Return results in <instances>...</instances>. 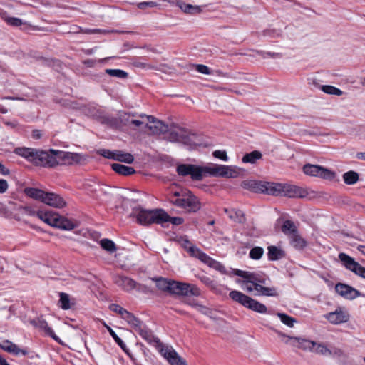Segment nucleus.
Here are the masks:
<instances>
[{"instance_id": "48", "label": "nucleus", "mask_w": 365, "mask_h": 365, "mask_svg": "<svg viewBox=\"0 0 365 365\" xmlns=\"http://www.w3.org/2000/svg\"><path fill=\"white\" fill-rule=\"evenodd\" d=\"M183 219L182 217H170L168 213H167V217H165V220H162V224L164 223V222H171L173 225H181L183 223Z\"/></svg>"}, {"instance_id": "2", "label": "nucleus", "mask_w": 365, "mask_h": 365, "mask_svg": "<svg viewBox=\"0 0 365 365\" xmlns=\"http://www.w3.org/2000/svg\"><path fill=\"white\" fill-rule=\"evenodd\" d=\"M234 273L242 278V279H237L236 282L240 284L242 288L247 292L255 291L256 295L266 297H277L278 295L276 287L265 286L267 280V277L257 273L240 269H235Z\"/></svg>"}, {"instance_id": "7", "label": "nucleus", "mask_w": 365, "mask_h": 365, "mask_svg": "<svg viewBox=\"0 0 365 365\" xmlns=\"http://www.w3.org/2000/svg\"><path fill=\"white\" fill-rule=\"evenodd\" d=\"M229 297L235 302L240 304L243 307L259 314H266L267 312V307L252 297L242 293L241 292L233 290L229 293Z\"/></svg>"}, {"instance_id": "31", "label": "nucleus", "mask_w": 365, "mask_h": 365, "mask_svg": "<svg viewBox=\"0 0 365 365\" xmlns=\"http://www.w3.org/2000/svg\"><path fill=\"white\" fill-rule=\"evenodd\" d=\"M289 242L295 249L302 250L307 245V241L299 235V232L289 237Z\"/></svg>"}, {"instance_id": "10", "label": "nucleus", "mask_w": 365, "mask_h": 365, "mask_svg": "<svg viewBox=\"0 0 365 365\" xmlns=\"http://www.w3.org/2000/svg\"><path fill=\"white\" fill-rule=\"evenodd\" d=\"M168 140L171 142L182 143L190 146L191 149L196 148L200 143L195 141L196 135L190 134L182 128H178L175 130L169 133Z\"/></svg>"}, {"instance_id": "52", "label": "nucleus", "mask_w": 365, "mask_h": 365, "mask_svg": "<svg viewBox=\"0 0 365 365\" xmlns=\"http://www.w3.org/2000/svg\"><path fill=\"white\" fill-rule=\"evenodd\" d=\"M6 21L9 24L14 26H20L21 25H24L22 20L19 18L9 17L6 19Z\"/></svg>"}, {"instance_id": "64", "label": "nucleus", "mask_w": 365, "mask_h": 365, "mask_svg": "<svg viewBox=\"0 0 365 365\" xmlns=\"http://www.w3.org/2000/svg\"><path fill=\"white\" fill-rule=\"evenodd\" d=\"M356 156L358 159L365 160V152L357 153Z\"/></svg>"}, {"instance_id": "6", "label": "nucleus", "mask_w": 365, "mask_h": 365, "mask_svg": "<svg viewBox=\"0 0 365 365\" xmlns=\"http://www.w3.org/2000/svg\"><path fill=\"white\" fill-rule=\"evenodd\" d=\"M170 202L177 207L185 209L190 212H195L201 207L197 197L190 191L175 192L170 199Z\"/></svg>"}, {"instance_id": "58", "label": "nucleus", "mask_w": 365, "mask_h": 365, "mask_svg": "<svg viewBox=\"0 0 365 365\" xmlns=\"http://www.w3.org/2000/svg\"><path fill=\"white\" fill-rule=\"evenodd\" d=\"M200 279L202 282H203L208 287H212L215 285L214 282L208 277L202 276L200 277Z\"/></svg>"}, {"instance_id": "27", "label": "nucleus", "mask_w": 365, "mask_h": 365, "mask_svg": "<svg viewBox=\"0 0 365 365\" xmlns=\"http://www.w3.org/2000/svg\"><path fill=\"white\" fill-rule=\"evenodd\" d=\"M151 280L155 283L156 287L161 292L170 294L173 281L168 280L164 277H154Z\"/></svg>"}, {"instance_id": "63", "label": "nucleus", "mask_w": 365, "mask_h": 365, "mask_svg": "<svg viewBox=\"0 0 365 365\" xmlns=\"http://www.w3.org/2000/svg\"><path fill=\"white\" fill-rule=\"evenodd\" d=\"M32 138L34 139H39L41 138V131L38 130H34L32 132Z\"/></svg>"}, {"instance_id": "26", "label": "nucleus", "mask_w": 365, "mask_h": 365, "mask_svg": "<svg viewBox=\"0 0 365 365\" xmlns=\"http://www.w3.org/2000/svg\"><path fill=\"white\" fill-rule=\"evenodd\" d=\"M77 226L78 222L76 220L68 219L59 215L56 227L64 230H72Z\"/></svg>"}, {"instance_id": "39", "label": "nucleus", "mask_w": 365, "mask_h": 365, "mask_svg": "<svg viewBox=\"0 0 365 365\" xmlns=\"http://www.w3.org/2000/svg\"><path fill=\"white\" fill-rule=\"evenodd\" d=\"M343 179L346 184L354 185L359 180V175L354 171H349L343 175Z\"/></svg>"}, {"instance_id": "12", "label": "nucleus", "mask_w": 365, "mask_h": 365, "mask_svg": "<svg viewBox=\"0 0 365 365\" xmlns=\"http://www.w3.org/2000/svg\"><path fill=\"white\" fill-rule=\"evenodd\" d=\"M278 334L279 336L287 338V340L284 341L285 344H289L293 346L302 349L304 351H312L314 346L315 341H314L308 340L301 337L289 336L282 332H279Z\"/></svg>"}, {"instance_id": "41", "label": "nucleus", "mask_w": 365, "mask_h": 365, "mask_svg": "<svg viewBox=\"0 0 365 365\" xmlns=\"http://www.w3.org/2000/svg\"><path fill=\"white\" fill-rule=\"evenodd\" d=\"M59 299V306L64 310L69 309L71 307L69 295L64 292H61Z\"/></svg>"}, {"instance_id": "3", "label": "nucleus", "mask_w": 365, "mask_h": 365, "mask_svg": "<svg viewBox=\"0 0 365 365\" xmlns=\"http://www.w3.org/2000/svg\"><path fill=\"white\" fill-rule=\"evenodd\" d=\"M135 331L147 342L155 345L160 353L168 360L170 365H187L185 361L178 354L172 346L163 345L160 339L155 336L151 331L147 329L143 324Z\"/></svg>"}, {"instance_id": "56", "label": "nucleus", "mask_w": 365, "mask_h": 365, "mask_svg": "<svg viewBox=\"0 0 365 365\" xmlns=\"http://www.w3.org/2000/svg\"><path fill=\"white\" fill-rule=\"evenodd\" d=\"M189 294L199 296L200 294V290L196 286L189 284L188 295Z\"/></svg>"}, {"instance_id": "13", "label": "nucleus", "mask_w": 365, "mask_h": 365, "mask_svg": "<svg viewBox=\"0 0 365 365\" xmlns=\"http://www.w3.org/2000/svg\"><path fill=\"white\" fill-rule=\"evenodd\" d=\"M177 173L179 175H190L194 180H202V167L192 164H181L177 167Z\"/></svg>"}, {"instance_id": "59", "label": "nucleus", "mask_w": 365, "mask_h": 365, "mask_svg": "<svg viewBox=\"0 0 365 365\" xmlns=\"http://www.w3.org/2000/svg\"><path fill=\"white\" fill-rule=\"evenodd\" d=\"M9 188L8 182L6 180L0 179V193H4Z\"/></svg>"}, {"instance_id": "40", "label": "nucleus", "mask_w": 365, "mask_h": 365, "mask_svg": "<svg viewBox=\"0 0 365 365\" xmlns=\"http://www.w3.org/2000/svg\"><path fill=\"white\" fill-rule=\"evenodd\" d=\"M100 245L103 250L110 253H113L117 250L115 243L112 240L107 238L101 240L100 241Z\"/></svg>"}, {"instance_id": "43", "label": "nucleus", "mask_w": 365, "mask_h": 365, "mask_svg": "<svg viewBox=\"0 0 365 365\" xmlns=\"http://www.w3.org/2000/svg\"><path fill=\"white\" fill-rule=\"evenodd\" d=\"M106 73L108 74L110 76L117 77L119 78H125L128 77V73L120 69H106Z\"/></svg>"}, {"instance_id": "49", "label": "nucleus", "mask_w": 365, "mask_h": 365, "mask_svg": "<svg viewBox=\"0 0 365 365\" xmlns=\"http://www.w3.org/2000/svg\"><path fill=\"white\" fill-rule=\"evenodd\" d=\"M107 329L108 330L110 334L112 336L115 341L123 349H125V343L121 340L120 338L118 336V335L115 334V332L108 326L106 327Z\"/></svg>"}, {"instance_id": "20", "label": "nucleus", "mask_w": 365, "mask_h": 365, "mask_svg": "<svg viewBox=\"0 0 365 365\" xmlns=\"http://www.w3.org/2000/svg\"><path fill=\"white\" fill-rule=\"evenodd\" d=\"M115 284L125 292H131L140 286L134 279L123 275H116L114 277Z\"/></svg>"}, {"instance_id": "46", "label": "nucleus", "mask_w": 365, "mask_h": 365, "mask_svg": "<svg viewBox=\"0 0 365 365\" xmlns=\"http://www.w3.org/2000/svg\"><path fill=\"white\" fill-rule=\"evenodd\" d=\"M83 34H108L110 32L120 33L118 31H107L101 29H79Z\"/></svg>"}, {"instance_id": "24", "label": "nucleus", "mask_w": 365, "mask_h": 365, "mask_svg": "<svg viewBox=\"0 0 365 365\" xmlns=\"http://www.w3.org/2000/svg\"><path fill=\"white\" fill-rule=\"evenodd\" d=\"M199 260H200L202 262L206 264L209 267L215 269V270L220 272L222 274H226V269L225 267L220 263L217 261H215L212 258H211L210 256H208L207 254L203 252L200 256Z\"/></svg>"}, {"instance_id": "21", "label": "nucleus", "mask_w": 365, "mask_h": 365, "mask_svg": "<svg viewBox=\"0 0 365 365\" xmlns=\"http://www.w3.org/2000/svg\"><path fill=\"white\" fill-rule=\"evenodd\" d=\"M0 348L2 350L9 354H11L16 356H19L20 355L25 356L27 355L29 353L27 349H21L19 346L9 340H4L0 342Z\"/></svg>"}, {"instance_id": "22", "label": "nucleus", "mask_w": 365, "mask_h": 365, "mask_svg": "<svg viewBox=\"0 0 365 365\" xmlns=\"http://www.w3.org/2000/svg\"><path fill=\"white\" fill-rule=\"evenodd\" d=\"M128 115V118H125V120L127 121L128 125H133L136 128L140 127H147L148 123V119L145 117H148V115L145 114H140L137 115L136 113H129L125 114Z\"/></svg>"}, {"instance_id": "36", "label": "nucleus", "mask_w": 365, "mask_h": 365, "mask_svg": "<svg viewBox=\"0 0 365 365\" xmlns=\"http://www.w3.org/2000/svg\"><path fill=\"white\" fill-rule=\"evenodd\" d=\"M312 352L322 356H332L333 353L324 344L314 342V346L312 349Z\"/></svg>"}, {"instance_id": "38", "label": "nucleus", "mask_w": 365, "mask_h": 365, "mask_svg": "<svg viewBox=\"0 0 365 365\" xmlns=\"http://www.w3.org/2000/svg\"><path fill=\"white\" fill-rule=\"evenodd\" d=\"M262 153L258 150H254L250 153H247L242 158V162L245 163H255L257 160L262 158Z\"/></svg>"}, {"instance_id": "19", "label": "nucleus", "mask_w": 365, "mask_h": 365, "mask_svg": "<svg viewBox=\"0 0 365 365\" xmlns=\"http://www.w3.org/2000/svg\"><path fill=\"white\" fill-rule=\"evenodd\" d=\"M148 119V123L146 128H148L150 133L153 135H160L165 133L168 130V126L165 125L163 121L158 120L153 115H148L146 117Z\"/></svg>"}, {"instance_id": "62", "label": "nucleus", "mask_w": 365, "mask_h": 365, "mask_svg": "<svg viewBox=\"0 0 365 365\" xmlns=\"http://www.w3.org/2000/svg\"><path fill=\"white\" fill-rule=\"evenodd\" d=\"M5 125L11 127V128H16L18 126V122L16 120L14 121H5Z\"/></svg>"}, {"instance_id": "45", "label": "nucleus", "mask_w": 365, "mask_h": 365, "mask_svg": "<svg viewBox=\"0 0 365 365\" xmlns=\"http://www.w3.org/2000/svg\"><path fill=\"white\" fill-rule=\"evenodd\" d=\"M322 90L327 94L336 95L338 96L343 94L342 91L333 86H323L322 87Z\"/></svg>"}, {"instance_id": "4", "label": "nucleus", "mask_w": 365, "mask_h": 365, "mask_svg": "<svg viewBox=\"0 0 365 365\" xmlns=\"http://www.w3.org/2000/svg\"><path fill=\"white\" fill-rule=\"evenodd\" d=\"M130 217L135 218L141 225H149L153 223L162 224V220L167 217V212L163 209L145 210L138 206L132 209Z\"/></svg>"}, {"instance_id": "61", "label": "nucleus", "mask_w": 365, "mask_h": 365, "mask_svg": "<svg viewBox=\"0 0 365 365\" xmlns=\"http://www.w3.org/2000/svg\"><path fill=\"white\" fill-rule=\"evenodd\" d=\"M9 173V170L6 168L1 163H0V174L3 175H8Z\"/></svg>"}, {"instance_id": "8", "label": "nucleus", "mask_w": 365, "mask_h": 365, "mask_svg": "<svg viewBox=\"0 0 365 365\" xmlns=\"http://www.w3.org/2000/svg\"><path fill=\"white\" fill-rule=\"evenodd\" d=\"M242 186L248 190L254 192L266 193L268 195H275L278 191L279 185L275 182H269L265 181H257L254 180H245L242 182Z\"/></svg>"}, {"instance_id": "57", "label": "nucleus", "mask_w": 365, "mask_h": 365, "mask_svg": "<svg viewBox=\"0 0 365 365\" xmlns=\"http://www.w3.org/2000/svg\"><path fill=\"white\" fill-rule=\"evenodd\" d=\"M107 58L101 59V60H95V59H86L83 61V64L86 65L87 67H94L96 62H102L106 61Z\"/></svg>"}, {"instance_id": "50", "label": "nucleus", "mask_w": 365, "mask_h": 365, "mask_svg": "<svg viewBox=\"0 0 365 365\" xmlns=\"http://www.w3.org/2000/svg\"><path fill=\"white\" fill-rule=\"evenodd\" d=\"M190 305L195 307L197 311L205 315H210L211 314L210 309L205 306L199 304H190Z\"/></svg>"}, {"instance_id": "9", "label": "nucleus", "mask_w": 365, "mask_h": 365, "mask_svg": "<svg viewBox=\"0 0 365 365\" xmlns=\"http://www.w3.org/2000/svg\"><path fill=\"white\" fill-rule=\"evenodd\" d=\"M202 170V178L207 175L217 177L236 178L239 174L235 168L217 164L203 166Z\"/></svg>"}, {"instance_id": "33", "label": "nucleus", "mask_w": 365, "mask_h": 365, "mask_svg": "<svg viewBox=\"0 0 365 365\" xmlns=\"http://www.w3.org/2000/svg\"><path fill=\"white\" fill-rule=\"evenodd\" d=\"M127 323L135 331L139 329V328L143 324V322L135 317L131 312L127 311L123 317Z\"/></svg>"}, {"instance_id": "44", "label": "nucleus", "mask_w": 365, "mask_h": 365, "mask_svg": "<svg viewBox=\"0 0 365 365\" xmlns=\"http://www.w3.org/2000/svg\"><path fill=\"white\" fill-rule=\"evenodd\" d=\"M264 254V250L261 247H255L250 251L249 256L252 259H259Z\"/></svg>"}, {"instance_id": "32", "label": "nucleus", "mask_w": 365, "mask_h": 365, "mask_svg": "<svg viewBox=\"0 0 365 365\" xmlns=\"http://www.w3.org/2000/svg\"><path fill=\"white\" fill-rule=\"evenodd\" d=\"M268 258L271 261H275L283 258L285 256L284 252L279 247L274 245L268 247Z\"/></svg>"}, {"instance_id": "25", "label": "nucleus", "mask_w": 365, "mask_h": 365, "mask_svg": "<svg viewBox=\"0 0 365 365\" xmlns=\"http://www.w3.org/2000/svg\"><path fill=\"white\" fill-rule=\"evenodd\" d=\"M176 5L182 10V11L190 15L199 14L202 11L200 6L187 4L182 0L177 1Z\"/></svg>"}, {"instance_id": "14", "label": "nucleus", "mask_w": 365, "mask_h": 365, "mask_svg": "<svg viewBox=\"0 0 365 365\" xmlns=\"http://www.w3.org/2000/svg\"><path fill=\"white\" fill-rule=\"evenodd\" d=\"M339 258L346 269L365 279V267L360 265L352 257L345 253H340Z\"/></svg>"}, {"instance_id": "35", "label": "nucleus", "mask_w": 365, "mask_h": 365, "mask_svg": "<svg viewBox=\"0 0 365 365\" xmlns=\"http://www.w3.org/2000/svg\"><path fill=\"white\" fill-rule=\"evenodd\" d=\"M281 230L282 232L288 237V238L298 232L295 224L289 220L284 222Z\"/></svg>"}, {"instance_id": "60", "label": "nucleus", "mask_w": 365, "mask_h": 365, "mask_svg": "<svg viewBox=\"0 0 365 365\" xmlns=\"http://www.w3.org/2000/svg\"><path fill=\"white\" fill-rule=\"evenodd\" d=\"M135 66L136 67H138V68H149V69H154L155 67L150 65V64H146L145 63H142V62H136L135 63Z\"/></svg>"}, {"instance_id": "23", "label": "nucleus", "mask_w": 365, "mask_h": 365, "mask_svg": "<svg viewBox=\"0 0 365 365\" xmlns=\"http://www.w3.org/2000/svg\"><path fill=\"white\" fill-rule=\"evenodd\" d=\"M36 216L45 223L56 227L59 214L54 212L38 211L36 213Z\"/></svg>"}, {"instance_id": "37", "label": "nucleus", "mask_w": 365, "mask_h": 365, "mask_svg": "<svg viewBox=\"0 0 365 365\" xmlns=\"http://www.w3.org/2000/svg\"><path fill=\"white\" fill-rule=\"evenodd\" d=\"M114 160L125 163H132L134 161V158L130 153H125L121 150H115Z\"/></svg>"}, {"instance_id": "1", "label": "nucleus", "mask_w": 365, "mask_h": 365, "mask_svg": "<svg viewBox=\"0 0 365 365\" xmlns=\"http://www.w3.org/2000/svg\"><path fill=\"white\" fill-rule=\"evenodd\" d=\"M14 153L36 166L53 168L58 165H73L81 163L84 157L78 153L50 149L43 150L31 148H16Z\"/></svg>"}, {"instance_id": "42", "label": "nucleus", "mask_w": 365, "mask_h": 365, "mask_svg": "<svg viewBox=\"0 0 365 365\" xmlns=\"http://www.w3.org/2000/svg\"><path fill=\"white\" fill-rule=\"evenodd\" d=\"M277 315L280 319L281 322L285 325L293 327L294 324L296 322V319L284 313H277Z\"/></svg>"}, {"instance_id": "29", "label": "nucleus", "mask_w": 365, "mask_h": 365, "mask_svg": "<svg viewBox=\"0 0 365 365\" xmlns=\"http://www.w3.org/2000/svg\"><path fill=\"white\" fill-rule=\"evenodd\" d=\"M34 324L41 330L43 331L46 334L52 337L55 341L59 342L58 337L54 334L53 330L48 327V323L43 320L38 319L37 321L34 322Z\"/></svg>"}, {"instance_id": "30", "label": "nucleus", "mask_w": 365, "mask_h": 365, "mask_svg": "<svg viewBox=\"0 0 365 365\" xmlns=\"http://www.w3.org/2000/svg\"><path fill=\"white\" fill-rule=\"evenodd\" d=\"M224 211L228 215L231 220L236 222L244 223L246 220L245 216L241 210L225 208Z\"/></svg>"}, {"instance_id": "15", "label": "nucleus", "mask_w": 365, "mask_h": 365, "mask_svg": "<svg viewBox=\"0 0 365 365\" xmlns=\"http://www.w3.org/2000/svg\"><path fill=\"white\" fill-rule=\"evenodd\" d=\"M179 245H180L192 257L199 259L200 256L203 252L197 247L195 246L187 238V236H177L173 239Z\"/></svg>"}, {"instance_id": "17", "label": "nucleus", "mask_w": 365, "mask_h": 365, "mask_svg": "<svg viewBox=\"0 0 365 365\" xmlns=\"http://www.w3.org/2000/svg\"><path fill=\"white\" fill-rule=\"evenodd\" d=\"M276 185H279L281 187H279V190L276 192L274 195L283 194L289 197H304L305 196L306 192L296 185L280 183H276Z\"/></svg>"}, {"instance_id": "18", "label": "nucleus", "mask_w": 365, "mask_h": 365, "mask_svg": "<svg viewBox=\"0 0 365 365\" xmlns=\"http://www.w3.org/2000/svg\"><path fill=\"white\" fill-rule=\"evenodd\" d=\"M336 292L346 299L352 300L363 294L357 289L346 284L338 283L335 286Z\"/></svg>"}, {"instance_id": "5", "label": "nucleus", "mask_w": 365, "mask_h": 365, "mask_svg": "<svg viewBox=\"0 0 365 365\" xmlns=\"http://www.w3.org/2000/svg\"><path fill=\"white\" fill-rule=\"evenodd\" d=\"M24 192L29 197L39 200L54 208L61 209L67 205L63 197L54 192H44L42 190L34 187L26 188Z\"/></svg>"}, {"instance_id": "54", "label": "nucleus", "mask_w": 365, "mask_h": 365, "mask_svg": "<svg viewBox=\"0 0 365 365\" xmlns=\"http://www.w3.org/2000/svg\"><path fill=\"white\" fill-rule=\"evenodd\" d=\"M212 155L216 158L221 159L224 161L227 160V153L225 150H215L213 152Z\"/></svg>"}, {"instance_id": "34", "label": "nucleus", "mask_w": 365, "mask_h": 365, "mask_svg": "<svg viewBox=\"0 0 365 365\" xmlns=\"http://www.w3.org/2000/svg\"><path fill=\"white\" fill-rule=\"evenodd\" d=\"M111 167L115 173L125 176L130 175L135 173V170L133 167L119 163H113Z\"/></svg>"}, {"instance_id": "28", "label": "nucleus", "mask_w": 365, "mask_h": 365, "mask_svg": "<svg viewBox=\"0 0 365 365\" xmlns=\"http://www.w3.org/2000/svg\"><path fill=\"white\" fill-rule=\"evenodd\" d=\"M188 288L189 284L187 283H181L173 281V285L171 287L170 294H178V295H188Z\"/></svg>"}, {"instance_id": "16", "label": "nucleus", "mask_w": 365, "mask_h": 365, "mask_svg": "<svg viewBox=\"0 0 365 365\" xmlns=\"http://www.w3.org/2000/svg\"><path fill=\"white\" fill-rule=\"evenodd\" d=\"M325 318L331 324H339L347 322L350 319V314L346 309L338 307L334 312L327 314Z\"/></svg>"}, {"instance_id": "11", "label": "nucleus", "mask_w": 365, "mask_h": 365, "mask_svg": "<svg viewBox=\"0 0 365 365\" xmlns=\"http://www.w3.org/2000/svg\"><path fill=\"white\" fill-rule=\"evenodd\" d=\"M303 172L310 176L319 177L326 180L335 178V173L320 165L307 164L303 167Z\"/></svg>"}, {"instance_id": "47", "label": "nucleus", "mask_w": 365, "mask_h": 365, "mask_svg": "<svg viewBox=\"0 0 365 365\" xmlns=\"http://www.w3.org/2000/svg\"><path fill=\"white\" fill-rule=\"evenodd\" d=\"M109 309L112 312L118 314L122 318L123 317V316L125 314V313L128 311L125 309L123 308L122 307H120V305L116 304H111L109 306Z\"/></svg>"}, {"instance_id": "55", "label": "nucleus", "mask_w": 365, "mask_h": 365, "mask_svg": "<svg viewBox=\"0 0 365 365\" xmlns=\"http://www.w3.org/2000/svg\"><path fill=\"white\" fill-rule=\"evenodd\" d=\"M195 68H196V70L200 73L206 74V75H209L211 73L210 69L207 66L202 65V64H197V65H195Z\"/></svg>"}, {"instance_id": "53", "label": "nucleus", "mask_w": 365, "mask_h": 365, "mask_svg": "<svg viewBox=\"0 0 365 365\" xmlns=\"http://www.w3.org/2000/svg\"><path fill=\"white\" fill-rule=\"evenodd\" d=\"M158 4L155 1H143L140 2L137 4V6L140 9H145L147 7H155Z\"/></svg>"}, {"instance_id": "51", "label": "nucleus", "mask_w": 365, "mask_h": 365, "mask_svg": "<svg viewBox=\"0 0 365 365\" xmlns=\"http://www.w3.org/2000/svg\"><path fill=\"white\" fill-rule=\"evenodd\" d=\"M98 153L103 156L106 158L108 159H113L115 158V150H110L107 149H101L98 150Z\"/></svg>"}]
</instances>
